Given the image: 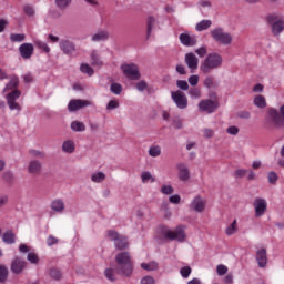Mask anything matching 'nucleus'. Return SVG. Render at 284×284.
Masks as SVG:
<instances>
[{
	"mask_svg": "<svg viewBox=\"0 0 284 284\" xmlns=\"http://www.w3.org/2000/svg\"><path fill=\"white\" fill-rule=\"evenodd\" d=\"M10 40L13 43H21V41H26V34H23V33H12L10 36Z\"/></svg>",
	"mask_w": 284,
	"mask_h": 284,
	"instance_id": "58836bf2",
	"label": "nucleus"
},
{
	"mask_svg": "<svg viewBox=\"0 0 284 284\" xmlns=\"http://www.w3.org/2000/svg\"><path fill=\"white\" fill-rule=\"evenodd\" d=\"M223 65V57L219 53H209L200 63V72L210 74L213 70H219Z\"/></svg>",
	"mask_w": 284,
	"mask_h": 284,
	"instance_id": "7ed1b4c3",
	"label": "nucleus"
},
{
	"mask_svg": "<svg viewBox=\"0 0 284 284\" xmlns=\"http://www.w3.org/2000/svg\"><path fill=\"white\" fill-rule=\"evenodd\" d=\"M17 235H14V232L12 230H8L2 235L3 243H7V245H13L16 243Z\"/></svg>",
	"mask_w": 284,
	"mask_h": 284,
	"instance_id": "5701e85b",
	"label": "nucleus"
},
{
	"mask_svg": "<svg viewBox=\"0 0 284 284\" xmlns=\"http://www.w3.org/2000/svg\"><path fill=\"white\" fill-rule=\"evenodd\" d=\"M171 99H173L179 110H185V108H187V95H185L183 91L178 90L171 92Z\"/></svg>",
	"mask_w": 284,
	"mask_h": 284,
	"instance_id": "1a4fd4ad",
	"label": "nucleus"
},
{
	"mask_svg": "<svg viewBox=\"0 0 284 284\" xmlns=\"http://www.w3.org/2000/svg\"><path fill=\"white\" fill-rule=\"evenodd\" d=\"M161 192H162V194L170 195V194L174 193V187H172V185H163L161 187Z\"/></svg>",
	"mask_w": 284,
	"mask_h": 284,
	"instance_id": "6e6d98bb",
	"label": "nucleus"
},
{
	"mask_svg": "<svg viewBox=\"0 0 284 284\" xmlns=\"http://www.w3.org/2000/svg\"><path fill=\"white\" fill-rule=\"evenodd\" d=\"M17 88H19V77L11 75L9 83L4 87L2 92H9L6 95L7 105L9 109L21 112V104L17 102V99L21 97V92Z\"/></svg>",
	"mask_w": 284,
	"mask_h": 284,
	"instance_id": "f257e3e1",
	"label": "nucleus"
},
{
	"mask_svg": "<svg viewBox=\"0 0 284 284\" xmlns=\"http://www.w3.org/2000/svg\"><path fill=\"white\" fill-rule=\"evenodd\" d=\"M146 89H148V82H145L144 80H141L140 82L136 83V90H139V92H143Z\"/></svg>",
	"mask_w": 284,
	"mask_h": 284,
	"instance_id": "69168bd1",
	"label": "nucleus"
},
{
	"mask_svg": "<svg viewBox=\"0 0 284 284\" xmlns=\"http://www.w3.org/2000/svg\"><path fill=\"white\" fill-rule=\"evenodd\" d=\"M91 65L101 68L103 65V62L101 61V58H99V53L97 50H93L91 52Z\"/></svg>",
	"mask_w": 284,
	"mask_h": 284,
	"instance_id": "cd10ccee",
	"label": "nucleus"
},
{
	"mask_svg": "<svg viewBox=\"0 0 284 284\" xmlns=\"http://www.w3.org/2000/svg\"><path fill=\"white\" fill-rule=\"evenodd\" d=\"M267 121L275 130H283L284 128V104L280 106V111L274 108H270L266 112Z\"/></svg>",
	"mask_w": 284,
	"mask_h": 284,
	"instance_id": "20e7f679",
	"label": "nucleus"
},
{
	"mask_svg": "<svg viewBox=\"0 0 284 284\" xmlns=\"http://www.w3.org/2000/svg\"><path fill=\"white\" fill-rule=\"evenodd\" d=\"M190 207L193 212H203L205 210V201L201 197V195H197L194 197L192 203L190 204Z\"/></svg>",
	"mask_w": 284,
	"mask_h": 284,
	"instance_id": "6ab92c4d",
	"label": "nucleus"
},
{
	"mask_svg": "<svg viewBox=\"0 0 284 284\" xmlns=\"http://www.w3.org/2000/svg\"><path fill=\"white\" fill-rule=\"evenodd\" d=\"M276 181H278V174H276V172H270L268 182L271 183V185H274Z\"/></svg>",
	"mask_w": 284,
	"mask_h": 284,
	"instance_id": "13d9d810",
	"label": "nucleus"
},
{
	"mask_svg": "<svg viewBox=\"0 0 284 284\" xmlns=\"http://www.w3.org/2000/svg\"><path fill=\"white\" fill-rule=\"evenodd\" d=\"M180 274L182 278H190V274H192V267L184 266L180 270Z\"/></svg>",
	"mask_w": 284,
	"mask_h": 284,
	"instance_id": "de8ad7c7",
	"label": "nucleus"
},
{
	"mask_svg": "<svg viewBox=\"0 0 284 284\" xmlns=\"http://www.w3.org/2000/svg\"><path fill=\"white\" fill-rule=\"evenodd\" d=\"M180 41H181L182 45H186L187 48L194 45L197 42L195 36H190L187 33H181Z\"/></svg>",
	"mask_w": 284,
	"mask_h": 284,
	"instance_id": "412c9836",
	"label": "nucleus"
},
{
	"mask_svg": "<svg viewBox=\"0 0 284 284\" xmlns=\"http://www.w3.org/2000/svg\"><path fill=\"white\" fill-rule=\"evenodd\" d=\"M212 27V20H202L195 26V30L197 32H203V30H207Z\"/></svg>",
	"mask_w": 284,
	"mask_h": 284,
	"instance_id": "bb28decb",
	"label": "nucleus"
},
{
	"mask_svg": "<svg viewBox=\"0 0 284 284\" xmlns=\"http://www.w3.org/2000/svg\"><path fill=\"white\" fill-rule=\"evenodd\" d=\"M156 282L154 281V277L152 276H144L141 280V284H155Z\"/></svg>",
	"mask_w": 284,
	"mask_h": 284,
	"instance_id": "338daca9",
	"label": "nucleus"
},
{
	"mask_svg": "<svg viewBox=\"0 0 284 284\" xmlns=\"http://www.w3.org/2000/svg\"><path fill=\"white\" fill-rule=\"evenodd\" d=\"M170 203H173V205H179V203H181V195L175 194V195H171L169 197Z\"/></svg>",
	"mask_w": 284,
	"mask_h": 284,
	"instance_id": "0e129e2a",
	"label": "nucleus"
},
{
	"mask_svg": "<svg viewBox=\"0 0 284 284\" xmlns=\"http://www.w3.org/2000/svg\"><path fill=\"white\" fill-rule=\"evenodd\" d=\"M51 210L53 212H58L59 214H61V212H65V202H63L61 199L53 200L51 202Z\"/></svg>",
	"mask_w": 284,
	"mask_h": 284,
	"instance_id": "4be33fe9",
	"label": "nucleus"
},
{
	"mask_svg": "<svg viewBox=\"0 0 284 284\" xmlns=\"http://www.w3.org/2000/svg\"><path fill=\"white\" fill-rule=\"evenodd\" d=\"M72 4V0H55V6L59 10H67Z\"/></svg>",
	"mask_w": 284,
	"mask_h": 284,
	"instance_id": "72a5a7b5",
	"label": "nucleus"
},
{
	"mask_svg": "<svg viewBox=\"0 0 284 284\" xmlns=\"http://www.w3.org/2000/svg\"><path fill=\"white\" fill-rule=\"evenodd\" d=\"M19 52L22 59H31L32 54H34V45L32 43H22L19 47Z\"/></svg>",
	"mask_w": 284,
	"mask_h": 284,
	"instance_id": "f3484780",
	"label": "nucleus"
},
{
	"mask_svg": "<svg viewBox=\"0 0 284 284\" xmlns=\"http://www.w3.org/2000/svg\"><path fill=\"white\" fill-rule=\"evenodd\" d=\"M114 245L120 251L128 250V247L130 246V244L128 243V237L122 235L118 239Z\"/></svg>",
	"mask_w": 284,
	"mask_h": 284,
	"instance_id": "393cba45",
	"label": "nucleus"
},
{
	"mask_svg": "<svg viewBox=\"0 0 284 284\" xmlns=\"http://www.w3.org/2000/svg\"><path fill=\"white\" fill-rule=\"evenodd\" d=\"M8 278V267L0 265V283H6Z\"/></svg>",
	"mask_w": 284,
	"mask_h": 284,
	"instance_id": "49530a36",
	"label": "nucleus"
},
{
	"mask_svg": "<svg viewBox=\"0 0 284 284\" xmlns=\"http://www.w3.org/2000/svg\"><path fill=\"white\" fill-rule=\"evenodd\" d=\"M141 179H142V183H148V181H151V183H154V181H156V180L152 176V173H150V172H148V171L142 172Z\"/></svg>",
	"mask_w": 284,
	"mask_h": 284,
	"instance_id": "a18cd8bd",
	"label": "nucleus"
},
{
	"mask_svg": "<svg viewBox=\"0 0 284 284\" xmlns=\"http://www.w3.org/2000/svg\"><path fill=\"white\" fill-rule=\"evenodd\" d=\"M255 258L258 267H267V248H261L256 251Z\"/></svg>",
	"mask_w": 284,
	"mask_h": 284,
	"instance_id": "a211bd4d",
	"label": "nucleus"
},
{
	"mask_svg": "<svg viewBox=\"0 0 284 284\" xmlns=\"http://www.w3.org/2000/svg\"><path fill=\"white\" fill-rule=\"evenodd\" d=\"M121 70L126 79L131 81H139L141 79V72H139V65L134 63H124L121 65Z\"/></svg>",
	"mask_w": 284,
	"mask_h": 284,
	"instance_id": "423d86ee",
	"label": "nucleus"
},
{
	"mask_svg": "<svg viewBox=\"0 0 284 284\" xmlns=\"http://www.w3.org/2000/svg\"><path fill=\"white\" fill-rule=\"evenodd\" d=\"M184 61L192 72H194V70H199V58L193 52L186 53Z\"/></svg>",
	"mask_w": 284,
	"mask_h": 284,
	"instance_id": "2eb2a0df",
	"label": "nucleus"
},
{
	"mask_svg": "<svg viewBox=\"0 0 284 284\" xmlns=\"http://www.w3.org/2000/svg\"><path fill=\"white\" fill-rule=\"evenodd\" d=\"M255 210V217L261 219L267 212V201L265 199L257 197L253 203Z\"/></svg>",
	"mask_w": 284,
	"mask_h": 284,
	"instance_id": "f8f14e48",
	"label": "nucleus"
},
{
	"mask_svg": "<svg viewBox=\"0 0 284 284\" xmlns=\"http://www.w3.org/2000/svg\"><path fill=\"white\" fill-rule=\"evenodd\" d=\"M219 101L212 100H201L197 104L200 112H207V114H212V112H216L219 109Z\"/></svg>",
	"mask_w": 284,
	"mask_h": 284,
	"instance_id": "9d476101",
	"label": "nucleus"
},
{
	"mask_svg": "<svg viewBox=\"0 0 284 284\" xmlns=\"http://www.w3.org/2000/svg\"><path fill=\"white\" fill-rule=\"evenodd\" d=\"M115 272L121 276H132L134 272V261L132 260V254L124 251L115 255Z\"/></svg>",
	"mask_w": 284,
	"mask_h": 284,
	"instance_id": "f03ea898",
	"label": "nucleus"
},
{
	"mask_svg": "<svg viewBox=\"0 0 284 284\" xmlns=\"http://www.w3.org/2000/svg\"><path fill=\"white\" fill-rule=\"evenodd\" d=\"M267 21L272 26L274 37H278L284 30V20H281L278 16L271 14L267 17Z\"/></svg>",
	"mask_w": 284,
	"mask_h": 284,
	"instance_id": "6e6552de",
	"label": "nucleus"
},
{
	"mask_svg": "<svg viewBox=\"0 0 284 284\" xmlns=\"http://www.w3.org/2000/svg\"><path fill=\"white\" fill-rule=\"evenodd\" d=\"M29 154H31V156H34V159H45V152L42 151L31 150L29 151Z\"/></svg>",
	"mask_w": 284,
	"mask_h": 284,
	"instance_id": "3c124183",
	"label": "nucleus"
},
{
	"mask_svg": "<svg viewBox=\"0 0 284 284\" xmlns=\"http://www.w3.org/2000/svg\"><path fill=\"white\" fill-rule=\"evenodd\" d=\"M116 268H106L104 271V276L108 278V281H111L112 283H114V281H116Z\"/></svg>",
	"mask_w": 284,
	"mask_h": 284,
	"instance_id": "c756f323",
	"label": "nucleus"
},
{
	"mask_svg": "<svg viewBox=\"0 0 284 284\" xmlns=\"http://www.w3.org/2000/svg\"><path fill=\"white\" fill-rule=\"evenodd\" d=\"M71 130H73V132H85V124L83 122L73 121L71 123Z\"/></svg>",
	"mask_w": 284,
	"mask_h": 284,
	"instance_id": "2f4dec72",
	"label": "nucleus"
},
{
	"mask_svg": "<svg viewBox=\"0 0 284 284\" xmlns=\"http://www.w3.org/2000/svg\"><path fill=\"white\" fill-rule=\"evenodd\" d=\"M216 273L219 276H225V274H227V266L223 264L217 265Z\"/></svg>",
	"mask_w": 284,
	"mask_h": 284,
	"instance_id": "864d4df0",
	"label": "nucleus"
},
{
	"mask_svg": "<svg viewBox=\"0 0 284 284\" xmlns=\"http://www.w3.org/2000/svg\"><path fill=\"white\" fill-rule=\"evenodd\" d=\"M141 267H142V270H145L146 272H155V270H159V264L156 262L142 263Z\"/></svg>",
	"mask_w": 284,
	"mask_h": 284,
	"instance_id": "473e14b6",
	"label": "nucleus"
},
{
	"mask_svg": "<svg viewBox=\"0 0 284 284\" xmlns=\"http://www.w3.org/2000/svg\"><path fill=\"white\" fill-rule=\"evenodd\" d=\"M27 261H29L31 265H39V255H37V253L30 252L27 255Z\"/></svg>",
	"mask_w": 284,
	"mask_h": 284,
	"instance_id": "37998d69",
	"label": "nucleus"
},
{
	"mask_svg": "<svg viewBox=\"0 0 284 284\" xmlns=\"http://www.w3.org/2000/svg\"><path fill=\"white\" fill-rule=\"evenodd\" d=\"M110 90L113 94L119 95L123 92V87L120 83L114 82L111 84Z\"/></svg>",
	"mask_w": 284,
	"mask_h": 284,
	"instance_id": "c03bdc74",
	"label": "nucleus"
},
{
	"mask_svg": "<svg viewBox=\"0 0 284 284\" xmlns=\"http://www.w3.org/2000/svg\"><path fill=\"white\" fill-rule=\"evenodd\" d=\"M211 37L216 43H221V45H232V41H234L232 33L225 32L221 27L211 30Z\"/></svg>",
	"mask_w": 284,
	"mask_h": 284,
	"instance_id": "39448f33",
	"label": "nucleus"
},
{
	"mask_svg": "<svg viewBox=\"0 0 284 284\" xmlns=\"http://www.w3.org/2000/svg\"><path fill=\"white\" fill-rule=\"evenodd\" d=\"M239 230V226L236 225V220H234L231 225L225 230V234L227 236H232V234H236V231Z\"/></svg>",
	"mask_w": 284,
	"mask_h": 284,
	"instance_id": "79ce46f5",
	"label": "nucleus"
},
{
	"mask_svg": "<svg viewBox=\"0 0 284 284\" xmlns=\"http://www.w3.org/2000/svg\"><path fill=\"white\" fill-rule=\"evenodd\" d=\"M80 70L83 74H88V77H92V74H94V69H92L88 63H82Z\"/></svg>",
	"mask_w": 284,
	"mask_h": 284,
	"instance_id": "c9c22d12",
	"label": "nucleus"
},
{
	"mask_svg": "<svg viewBox=\"0 0 284 284\" xmlns=\"http://www.w3.org/2000/svg\"><path fill=\"white\" fill-rule=\"evenodd\" d=\"M178 170H179L178 176L180 181H190V169L187 168V164L185 163L178 164Z\"/></svg>",
	"mask_w": 284,
	"mask_h": 284,
	"instance_id": "aec40b11",
	"label": "nucleus"
},
{
	"mask_svg": "<svg viewBox=\"0 0 284 284\" xmlns=\"http://www.w3.org/2000/svg\"><path fill=\"white\" fill-rule=\"evenodd\" d=\"M189 94H190L191 99H201V97H202L201 89H199L196 87L191 88L189 90Z\"/></svg>",
	"mask_w": 284,
	"mask_h": 284,
	"instance_id": "a19ab883",
	"label": "nucleus"
},
{
	"mask_svg": "<svg viewBox=\"0 0 284 284\" xmlns=\"http://www.w3.org/2000/svg\"><path fill=\"white\" fill-rule=\"evenodd\" d=\"M195 54L200 57V59H203L204 57H207V47L203 45L199 49H195Z\"/></svg>",
	"mask_w": 284,
	"mask_h": 284,
	"instance_id": "09e8293b",
	"label": "nucleus"
},
{
	"mask_svg": "<svg viewBox=\"0 0 284 284\" xmlns=\"http://www.w3.org/2000/svg\"><path fill=\"white\" fill-rule=\"evenodd\" d=\"M119 105H121L120 102H119V100H111V101H109V103L106 104V110H108L109 112L112 111V110H116V108H119Z\"/></svg>",
	"mask_w": 284,
	"mask_h": 284,
	"instance_id": "8fccbe9b",
	"label": "nucleus"
},
{
	"mask_svg": "<svg viewBox=\"0 0 284 284\" xmlns=\"http://www.w3.org/2000/svg\"><path fill=\"white\" fill-rule=\"evenodd\" d=\"M23 12L24 14H27L28 17H34V8L30 4H26L23 7Z\"/></svg>",
	"mask_w": 284,
	"mask_h": 284,
	"instance_id": "5fc2aeb1",
	"label": "nucleus"
},
{
	"mask_svg": "<svg viewBox=\"0 0 284 284\" xmlns=\"http://www.w3.org/2000/svg\"><path fill=\"white\" fill-rule=\"evenodd\" d=\"M108 236L116 243L121 235H119V232L111 230L108 232Z\"/></svg>",
	"mask_w": 284,
	"mask_h": 284,
	"instance_id": "052dcab7",
	"label": "nucleus"
},
{
	"mask_svg": "<svg viewBox=\"0 0 284 284\" xmlns=\"http://www.w3.org/2000/svg\"><path fill=\"white\" fill-rule=\"evenodd\" d=\"M43 170V164L39 160H31L28 164V172L32 176H39Z\"/></svg>",
	"mask_w": 284,
	"mask_h": 284,
	"instance_id": "dca6fc26",
	"label": "nucleus"
},
{
	"mask_svg": "<svg viewBox=\"0 0 284 284\" xmlns=\"http://www.w3.org/2000/svg\"><path fill=\"white\" fill-rule=\"evenodd\" d=\"M246 174H247V170L237 169V170L234 172V178H235V179H243V176H245Z\"/></svg>",
	"mask_w": 284,
	"mask_h": 284,
	"instance_id": "bf43d9fd",
	"label": "nucleus"
},
{
	"mask_svg": "<svg viewBox=\"0 0 284 284\" xmlns=\"http://www.w3.org/2000/svg\"><path fill=\"white\" fill-rule=\"evenodd\" d=\"M204 87L211 90V88H219V84L214 82V78L212 77H206L203 81Z\"/></svg>",
	"mask_w": 284,
	"mask_h": 284,
	"instance_id": "e433bc0d",
	"label": "nucleus"
},
{
	"mask_svg": "<svg viewBox=\"0 0 284 284\" xmlns=\"http://www.w3.org/2000/svg\"><path fill=\"white\" fill-rule=\"evenodd\" d=\"M49 276L53 280V281H61V278L63 277V274H61V271L59 268H50L49 270Z\"/></svg>",
	"mask_w": 284,
	"mask_h": 284,
	"instance_id": "7c9ffc66",
	"label": "nucleus"
},
{
	"mask_svg": "<svg viewBox=\"0 0 284 284\" xmlns=\"http://www.w3.org/2000/svg\"><path fill=\"white\" fill-rule=\"evenodd\" d=\"M110 39V33L108 31H99L92 36V41H108Z\"/></svg>",
	"mask_w": 284,
	"mask_h": 284,
	"instance_id": "a878e982",
	"label": "nucleus"
},
{
	"mask_svg": "<svg viewBox=\"0 0 284 284\" xmlns=\"http://www.w3.org/2000/svg\"><path fill=\"white\" fill-rule=\"evenodd\" d=\"M254 105H256V108H267V101L265 100V97L264 95H257L255 97L254 99Z\"/></svg>",
	"mask_w": 284,
	"mask_h": 284,
	"instance_id": "c85d7f7f",
	"label": "nucleus"
},
{
	"mask_svg": "<svg viewBox=\"0 0 284 284\" xmlns=\"http://www.w3.org/2000/svg\"><path fill=\"white\" fill-rule=\"evenodd\" d=\"M63 152H67L68 154H72L74 152V142L72 141H65L62 144Z\"/></svg>",
	"mask_w": 284,
	"mask_h": 284,
	"instance_id": "f704fd0d",
	"label": "nucleus"
},
{
	"mask_svg": "<svg viewBox=\"0 0 284 284\" xmlns=\"http://www.w3.org/2000/svg\"><path fill=\"white\" fill-rule=\"evenodd\" d=\"M190 85H199V75H191L189 78Z\"/></svg>",
	"mask_w": 284,
	"mask_h": 284,
	"instance_id": "774afa93",
	"label": "nucleus"
},
{
	"mask_svg": "<svg viewBox=\"0 0 284 284\" xmlns=\"http://www.w3.org/2000/svg\"><path fill=\"white\" fill-rule=\"evenodd\" d=\"M149 155H151L153 159H156V156H161V146L160 145L151 146L149 149Z\"/></svg>",
	"mask_w": 284,
	"mask_h": 284,
	"instance_id": "ea45409f",
	"label": "nucleus"
},
{
	"mask_svg": "<svg viewBox=\"0 0 284 284\" xmlns=\"http://www.w3.org/2000/svg\"><path fill=\"white\" fill-rule=\"evenodd\" d=\"M155 23L156 18H154L153 16H150L146 19V39H150V37H152V30L154 29Z\"/></svg>",
	"mask_w": 284,
	"mask_h": 284,
	"instance_id": "b1692460",
	"label": "nucleus"
},
{
	"mask_svg": "<svg viewBox=\"0 0 284 284\" xmlns=\"http://www.w3.org/2000/svg\"><path fill=\"white\" fill-rule=\"evenodd\" d=\"M36 45L40 49L43 50V52H50V47H48V44L45 42L42 41H37Z\"/></svg>",
	"mask_w": 284,
	"mask_h": 284,
	"instance_id": "4d7b16f0",
	"label": "nucleus"
},
{
	"mask_svg": "<svg viewBox=\"0 0 284 284\" xmlns=\"http://www.w3.org/2000/svg\"><path fill=\"white\" fill-rule=\"evenodd\" d=\"M28 267V262L23 258L16 256L11 262V272L13 274H21Z\"/></svg>",
	"mask_w": 284,
	"mask_h": 284,
	"instance_id": "ddd939ff",
	"label": "nucleus"
},
{
	"mask_svg": "<svg viewBox=\"0 0 284 284\" xmlns=\"http://www.w3.org/2000/svg\"><path fill=\"white\" fill-rule=\"evenodd\" d=\"M90 105H92V101L90 100L74 99L70 100L68 110L69 112H77L78 110H83V108H88Z\"/></svg>",
	"mask_w": 284,
	"mask_h": 284,
	"instance_id": "9b49d317",
	"label": "nucleus"
},
{
	"mask_svg": "<svg viewBox=\"0 0 284 284\" xmlns=\"http://www.w3.org/2000/svg\"><path fill=\"white\" fill-rule=\"evenodd\" d=\"M57 243H59V239L53 235L48 236L47 244L49 245V247H52V245H57Z\"/></svg>",
	"mask_w": 284,
	"mask_h": 284,
	"instance_id": "680f3d73",
	"label": "nucleus"
},
{
	"mask_svg": "<svg viewBox=\"0 0 284 284\" xmlns=\"http://www.w3.org/2000/svg\"><path fill=\"white\" fill-rule=\"evenodd\" d=\"M60 50H62L63 54H67L68 57H72V54L77 52V44L70 40H61Z\"/></svg>",
	"mask_w": 284,
	"mask_h": 284,
	"instance_id": "4468645a",
	"label": "nucleus"
},
{
	"mask_svg": "<svg viewBox=\"0 0 284 284\" xmlns=\"http://www.w3.org/2000/svg\"><path fill=\"white\" fill-rule=\"evenodd\" d=\"M91 180L93 181V183H102V181H105V173L103 172L93 173L91 176Z\"/></svg>",
	"mask_w": 284,
	"mask_h": 284,
	"instance_id": "4c0bfd02",
	"label": "nucleus"
},
{
	"mask_svg": "<svg viewBox=\"0 0 284 284\" xmlns=\"http://www.w3.org/2000/svg\"><path fill=\"white\" fill-rule=\"evenodd\" d=\"M176 85L180 90H190V84H187V81L185 80H178Z\"/></svg>",
	"mask_w": 284,
	"mask_h": 284,
	"instance_id": "603ef678",
	"label": "nucleus"
},
{
	"mask_svg": "<svg viewBox=\"0 0 284 284\" xmlns=\"http://www.w3.org/2000/svg\"><path fill=\"white\" fill-rule=\"evenodd\" d=\"M165 239H170V241H180L183 243L185 241V227L184 226H176L175 231L166 230L164 231Z\"/></svg>",
	"mask_w": 284,
	"mask_h": 284,
	"instance_id": "0eeeda50",
	"label": "nucleus"
},
{
	"mask_svg": "<svg viewBox=\"0 0 284 284\" xmlns=\"http://www.w3.org/2000/svg\"><path fill=\"white\" fill-rule=\"evenodd\" d=\"M227 134H231L232 136H236L239 134V126L232 125L226 129Z\"/></svg>",
	"mask_w": 284,
	"mask_h": 284,
	"instance_id": "e2e57ef3",
	"label": "nucleus"
}]
</instances>
